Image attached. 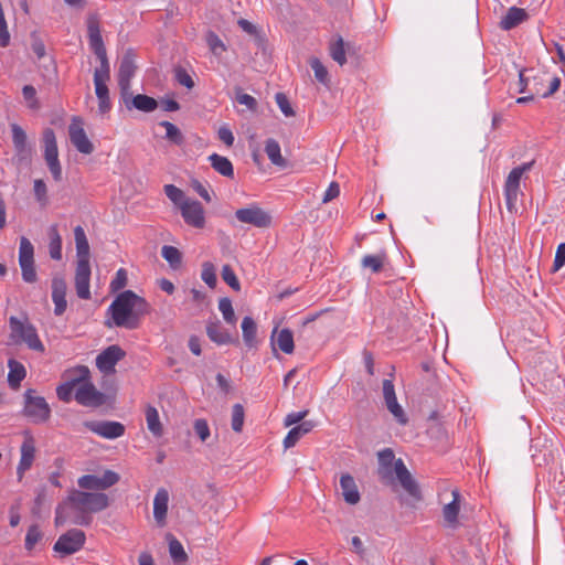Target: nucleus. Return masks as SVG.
<instances>
[{"label":"nucleus","instance_id":"nucleus-1","mask_svg":"<svg viewBox=\"0 0 565 565\" xmlns=\"http://www.w3.org/2000/svg\"><path fill=\"white\" fill-rule=\"evenodd\" d=\"M108 505L109 500L105 493L74 490L67 500L56 508L55 524L63 525L71 520L77 525H88L92 522L89 513L103 511Z\"/></svg>","mask_w":565,"mask_h":565},{"label":"nucleus","instance_id":"nucleus-2","mask_svg":"<svg viewBox=\"0 0 565 565\" xmlns=\"http://www.w3.org/2000/svg\"><path fill=\"white\" fill-rule=\"evenodd\" d=\"M114 324L119 328L136 329L142 316L149 312V303L132 290L120 292L108 308Z\"/></svg>","mask_w":565,"mask_h":565},{"label":"nucleus","instance_id":"nucleus-3","mask_svg":"<svg viewBox=\"0 0 565 565\" xmlns=\"http://www.w3.org/2000/svg\"><path fill=\"white\" fill-rule=\"evenodd\" d=\"M377 459V473L384 483H392L394 480L393 475L395 473L403 489L414 499L420 500V490L416 480L406 468L404 461L401 458H395L394 451L391 448L379 451Z\"/></svg>","mask_w":565,"mask_h":565},{"label":"nucleus","instance_id":"nucleus-4","mask_svg":"<svg viewBox=\"0 0 565 565\" xmlns=\"http://www.w3.org/2000/svg\"><path fill=\"white\" fill-rule=\"evenodd\" d=\"M87 33L89 46L100 62L99 67L94 72V84H107L110 78V66L107 58V52L100 34L98 21L89 19L87 22Z\"/></svg>","mask_w":565,"mask_h":565},{"label":"nucleus","instance_id":"nucleus-5","mask_svg":"<svg viewBox=\"0 0 565 565\" xmlns=\"http://www.w3.org/2000/svg\"><path fill=\"white\" fill-rule=\"evenodd\" d=\"M10 339L14 344H25L28 349L44 353L45 347L41 341L36 328L29 321L28 318L21 320L17 317H10Z\"/></svg>","mask_w":565,"mask_h":565},{"label":"nucleus","instance_id":"nucleus-6","mask_svg":"<svg viewBox=\"0 0 565 565\" xmlns=\"http://www.w3.org/2000/svg\"><path fill=\"white\" fill-rule=\"evenodd\" d=\"M534 161L522 163L513 168L504 182V198L507 209L510 212L516 211V201L521 194L520 182L524 173L533 168Z\"/></svg>","mask_w":565,"mask_h":565},{"label":"nucleus","instance_id":"nucleus-7","mask_svg":"<svg viewBox=\"0 0 565 565\" xmlns=\"http://www.w3.org/2000/svg\"><path fill=\"white\" fill-rule=\"evenodd\" d=\"M24 415L34 424L45 423L51 416V408L45 398L36 395L34 390L24 393Z\"/></svg>","mask_w":565,"mask_h":565},{"label":"nucleus","instance_id":"nucleus-8","mask_svg":"<svg viewBox=\"0 0 565 565\" xmlns=\"http://www.w3.org/2000/svg\"><path fill=\"white\" fill-rule=\"evenodd\" d=\"M44 159L55 181L62 180V167L58 160V149L54 130L46 128L43 131Z\"/></svg>","mask_w":565,"mask_h":565},{"label":"nucleus","instance_id":"nucleus-9","mask_svg":"<svg viewBox=\"0 0 565 565\" xmlns=\"http://www.w3.org/2000/svg\"><path fill=\"white\" fill-rule=\"evenodd\" d=\"M90 379V371L85 365H78L66 372V381L57 386L56 395L62 402L68 403L74 388L84 380Z\"/></svg>","mask_w":565,"mask_h":565},{"label":"nucleus","instance_id":"nucleus-10","mask_svg":"<svg viewBox=\"0 0 565 565\" xmlns=\"http://www.w3.org/2000/svg\"><path fill=\"white\" fill-rule=\"evenodd\" d=\"M85 533L78 529H72L62 534L55 542L53 550L66 556L78 552L85 544Z\"/></svg>","mask_w":565,"mask_h":565},{"label":"nucleus","instance_id":"nucleus-11","mask_svg":"<svg viewBox=\"0 0 565 565\" xmlns=\"http://www.w3.org/2000/svg\"><path fill=\"white\" fill-rule=\"evenodd\" d=\"M74 397L78 404L87 407H99L106 403V395L99 392L89 379L77 385Z\"/></svg>","mask_w":565,"mask_h":565},{"label":"nucleus","instance_id":"nucleus-12","mask_svg":"<svg viewBox=\"0 0 565 565\" xmlns=\"http://www.w3.org/2000/svg\"><path fill=\"white\" fill-rule=\"evenodd\" d=\"M83 426L105 439L119 438L126 431L125 425L115 420H86Z\"/></svg>","mask_w":565,"mask_h":565},{"label":"nucleus","instance_id":"nucleus-13","mask_svg":"<svg viewBox=\"0 0 565 565\" xmlns=\"http://www.w3.org/2000/svg\"><path fill=\"white\" fill-rule=\"evenodd\" d=\"M235 217L241 223L250 224L259 228L269 227L271 224V216L257 205L236 210Z\"/></svg>","mask_w":565,"mask_h":565},{"label":"nucleus","instance_id":"nucleus-14","mask_svg":"<svg viewBox=\"0 0 565 565\" xmlns=\"http://www.w3.org/2000/svg\"><path fill=\"white\" fill-rule=\"evenodd\" d=\"M68 135L72 145L78 152L90 154L94 151V146L83 128V121L81 118L74 117L72 119V122L68 126Z\"/></svg>","mask_w":565,"mask_h":565},{"label":"nucleus","instance_id":"nucleus-15","mask_svg":"<svg viewBox=\"0 0 565 565\" xmlns=\"http://www.w3.org/2000/svg\"><path fill=\"white\" fill-rule=\"evenodd\" d=\"M181 215L184 222L195 228L205 226V212L202 204L195 200H189L181 205Z\"/></svg>","mask_w":565,"mask_h":565},{"label":"nucleus","instance_id":"nucleus-16","mask_svg":"<svg viewBox=\"0 0 565 565\" xmlns=\"http://www.w3.org/2000/svg\"><path fill=\"white\" fill-rule=\"evenodd\" d=\"M125 356V351L114 344L100 352L96 358V366L105 374L115 371V365Z\"/></svg>","mask_w":565,"mask_h":565},{"label":"nucleus","instance_id":"nucleus-17","mask_svg":"<svg viewBox=\"0 0 565 565\" xmlns=\"http://www.w3.org/2000/svg\"><path fill=\"white\" fill-rule=\"evenodd\" d=\"M20 451L21 458L17 468L19 480H21L24 473L32 467L35 459V440L29 433H25L24 435V440L21 445Z\"/></svg>","mask_w":565,"mask_h":565},{"label":"nucleus","instance_id":"nucleus-18","mask_svg":"<svg viewBox=\"0 0 565 565\" xmlns=\"http://www.w3.org/2000/svg\"><path fill=\"white\" fill-rule=\"evenodd\" d=\"M90 265L89 262H77L75 270V288L78 298L89 299Z\"/></svg>","mask_w":565,"mask_h":565},{"label":"nucleus","instance_id":"nucleus-19","mask_svg":"<svg viewBox=\"0 0 565 565\" xmlns=\"http://www.w3.org/2000/svg\"><path fill=\"white\" fill-rule=\"evenodd\" d=\"M66 291L67 285L63 277L55 276L52 279V300L54 302V315L62 316L66 308Z\"/></svg>","mask_w":565,"mask_h":565},{"label":"nucleus","instance_id":"nucleus-20","mask_svg":"<svg viewBox=\"0 0 565 565\" xmlns=\"http://www.w3.org/2000/svg\"><path fill=\"white\" fill-rule=\"evenodd\" d=\"M169 492L164 488L158 489L153 499V518L159 526L167 523Z\"/></svg>","mask_w":565,"mask_h":565},{"label":"nucleus","instance_id":"nucleus-21","mask_svg":"<svg viewBox=\"0 0 565 565\" xmlns=\"http://www.w3.org/2000/svg\"><path fill=\"white\" fill-rule=\"evenodd\" d=\"M340 489L344 501L349 504H356L360 499V492L354 478L350 473H343L340 478Z\"/></svg>","mask_w":565,"mask_h":565},{"label":"nucleus","instance_id":"nucleus-22","mask_svg":"<svg viewBox=\"0 0 565 565\" xmlns=\"http://www.w3.org/2000/svg\"><path fill=\"white\" fill-rule=\"evenodd\" d=\"M529 14L524 9L518 7L509 8L507 14L501 19L500 26L504 31H509L527 20Z\"/></svg>","mask_w":565,"mask_h":565},{"label":"nucleus","instance_id":"nucleus-23","mask_svg":"<svg viewBox=\"0 0 565 565\" xmlns=\"http://www.w3.org/2000/svg\"><path fill=\"white\" fill-rule=\"evenodd\" d=\"M315 427V423L312 420H305L299 425L292 427L287 436L284 439V447L286 449L294 447L298 440L310 433Z\"/></svg>","mask_w":565,"mask_h":565},{"label":"nucleus","instance_id":"nucleus-24","mask_svg":"<svg viewBox=\"0 0 565 565\" xmlns=\"http://www.w3.org/2000/svg\"><path fill=\"white\" fill-rule=\"evenodd\" d=\"M206 334L211 341L218 345L233 343L235 339L224 329L220 322H209L206 326Z\"/></svg>","mask_w":565,"mask_h":565},{"label":"nucleus","instance_id":"nucleus-25","mask_svg":"<svg viewBox=\"0 0 565 565\" xmlns=\"http://www.w3.org/2000/svg\"><path fill=\"white\" fill-rule=\"evenodd\" d=\"M77 262H89V244L84 228L77 225L74 228Z\"/></svg>","mask_w":565,"mask_h":565},{"label":"nucleus","instance_id":"nucleus-26","mask_svg":"<svg viewBox=\"0 0 565 565\" xmlns=\"http://www.w3.org/2000/svg\"><path fill=\"white\" fill-rule=\"evenodd\" d=\"M147 428L157 438L163 435V426L160 422L158 409L154 406L148 405L145 411Z\"/></svg>","mask_w":565,"mask_h":565},{"label":"nucleus","instance_id":"nucleus-27","mask_svg":"<svg viewBox=\"0 0 565 565\" xmlns=\"http://www.w3.org/2000/svg\"><path fill=\"white\" fill-rule=\"evenodd\" d=\"M209 161L211 163V167L221 175L231 179L234 177L233 164L226 157L220 156L217 153H212L211 156H209Z\"/></svg>","mask_w":565,"mask_h":565},{"label":"nucleus","instance_id":"nucleus-28","mask_svg":"<svg viewBox=\"0 0 565 565\" xmlns=\"http://www.w3.org/2000/svg\"><path fill=\"white\" fill-rule=\"evenodd\" d=\"M136 65L134 55L128 51L121 58L118 70V82H130L135 75Z\"/></svg>","mask_w":565,"mask_h":565},{"label":"nucleus","instance_id":"nucleus-29","mask_svg":"<svg viewBox=\"0 0 565 565\" xmlns=\"http://www.w3.org/2000/svg\"><path fill=\"white\" fill-rule=\"evenodd\" d=\"M387 260V255L385 250H381L377 254L365 255L361 259V266L365 269H370L372 273L376 274L383 269L384 264Z\"/></svg>","mask_w":565,"mask_h":565},{"label":"nucleus","instance_id":"nucleus-30","mask_svg":"<svg viewBox=\"0 0 565 565\" xmlns=\"http://www.w3.org/2000/svg\"><path fill=\"white\" fill-rule=\"evenodd\" d=\"M265 152L274 166H277L280 168L287 167V161L281 156L280 146L277 140H275L273 138L267 139L266 143H265Z\"/></svg>","mask_w":565,"mask_h":565},{"label":"nucleus","instance_id":"nucleus-31","mask_svg":"<svg viewBox=\"0 0 565 565\" xmlns=\"http://www.w3.org/2000/svg\"><path fill=\"white\" fill-rule=\"evenodd\" d=\"M9 374H8V383L12 388H18L20 386L21 381L25 377L26 371L23 364L11 359L8 362Z\"/></svg>","mask_w":565,"mask_h":565},{"label":"nucleus","instance_id":"nucleus-32","mask_svg":"<svg viewBox=\"0 0 565 565\" xmlns=\"http://www.w3.org/2000/svg\"><path fill=\"white\" fill-rule=\"evenodd\" d=\"M49 253L52 259L60 260L62 258V237L58 233L57 226L52 225L49 230Z\"/></svg>","mask_w":565,"mask_h":565},{"label":"nucleus","instance_id":"nucleus-33","mask_svg":"<svg viewBox=\"0 0 565 565\" xmlns=\"http://www.w3.org/2000/svg\"><path fill=\"white\" fill-rule=\"evenodd\" d=\"M454 500L443 509V515L449 526H455L459 514V492L452 491Z\"/></svg>","mask_w":565,"mask_h":565},{"label":"nucleus","instance_id":"nucleus-34","mask_svg":"<svg viewBox=\"0 0 565 565\" xmlns=\"http://www.w3.org/2000/svg\"><path fill=\"white\" fill-rule=\"evenodd\" d=\"M131 109L136 108L143 113H151L157 109L158 102L148 95L138 94L131 98Z\"/></svg>","mask_w":565,"mask_h":565},{"label":"nucleus","instance_id":"nucleus-35","mask_svg":"<svg viewBox=\"0 0 565 565\" xmlns=\"http://www.w3.org/2000/svg\"><path fill=\"white\" fill-rule=\"evenodd\" d=\"M95 94L98 99V110L102 115L107 114L111 109V103L109 99V90L107 84H94Z\"/></svg>","mask_w":565,"mask_h":565},{"label":"nucleus","instance_id":"nucleus-36","mask_svg":"<svg viewBox=\"0 0 565 565\" xmlns=\"http://www.w3.org/2000/svg\"><path fill=\"white\" fill-rule=\"evenodd\" d=\"M12 142L18 154L26 153V134L17 124H11Z\"/></svg>","mask_w":565,"mask_h":565},{"label":"nucleus","instance_id":"nucleus-37","mask_svg":"<svg viewBox=\"0 0 565 565\" xmlns=\"http://www.w3.org/2000/svg\"><path fill=\"white\" fill-rule=\"evenodd\" d=\"M329 52L332 60L339 65L342 66L347 63L345 47L342 36H337V39L330 43Z\"/></svg>","mask_w":565,"mask_h":565},{"label":"nucleus","instance_id":"nucleus-38","mask_svg":"<svg viewBox=\"0 0 565 565\" xmlns=\"http://www.w3.org/2000/svg\"><path fill=\"white\" fill-rule=\"evenodd\" d=\"M161 256L169 263L172 269L180 268L182 264V254L177 247L163 245L161 248Z\"/></svg>","mask_w":565,"mask_h":565},{"label":"nucleus","instance_id":"nucleus-39","mask_svg":"<svg viewBox=\"0 0 565 565\" xmlns=\"http://www.w3.org/2000/svg\"><path fill=\"white\" fill-rule=\"evenodd\" d=\"M277 347L286 354H291L295 349L294 335L289 329H282L276 338Z\"/></svg>","mask_w":565,"mask_h":565},{"label":"nucleus","instance_id":"nucleus-40","mask_svg":"<svg viewBox=\"0 0 565 565\" xmlns=\"http://www.w3.org/2000/svg\"><path fill=\"white\" fill-rule=\"evenodd\" d=\"M205 42L211 53L217 57H220L227 50L225 43L213 31H207L205 34Z\"/></svg>","mask_w":565,"mask_h":565},{"label":"nucleus","instance_id":"nucleus-41","mask_svg":"<svg viewBox=\"0 0 565 565\" xmlns=\"http://www.w3.org/2000/svg\"><path fill=\"white\" fill-rule=\"evenodd\" d=\"M243 339L246 345L252 347L255 343L257 327L252 317H245L242 321Z\"/></svg>","mask_w":565,"mask_h":565},{"label":"nucleus","instance_id":"nucleus-42","mask_svg":"<svg viewBox=\"0 0 565 565\" xmlns=\"http://www.w3.org/2000/svg\"><path fill=\"white\" fill-rule=\"evenodd\" d=\"M169 553L171 558L174 561V563H182L185 562L188 558V555L180 543L175 537L172 535H169Z\"/></svg>","mask_w":565,"mask_h":565},{"label":"nucleus","instance_id":"nucleus-43","mask_svg":"<svg viewBox=\"0 0 565 565\" xmlns=\"http://www.w3.org/2000/svg\"><path fill=\"white\" fill-rule=\"evenodd\" d=\"M34 262V247L32 243L24 236L20 238L19 263Z\"/></svg>","mask_w":565,"mask_h":565},{"label":"nucleus","instance_id":"nucleus-44","mask_svg":"<svg viewBox=\"0 0 565 565\" xmlns=\"http://www.w3.org/2000/svg\"><path fill=\"white\" fill-rule=\"evenodd\" d=\"M159 125L161 127H164V129H166V138L169 141H171V142H173L174 145H178V146L183 143L184 137H183L182 132L180 131V129L175 125H173L170 121H166V120L159 122Z\"/></svg>","mask_w":565,"mask_h":565},{"label":"nucleus","instance_id":"nucleus-45","mask_svg":"<svg viewBox=\"0 0 565 565\" xmlns=\"http://www.w3.org/2000/svg\"><path fill=\"white\" fill-rule=\"evenodd\" d=\"M309 64L315 73L317 81L323 85H327L329 83V74L328 70L321 63V61L318 57H311Z\"/></svg>","mask_w":565,"mask_h":565},{"label":"nucleus","instance_id":"nucleus-46","mask_svg":"<svg viewBox=\"0 0 565 565\" xmlns=\"http://www.w3.org/2000/svg\"><path fill=\"white\" fill-rule=\"evenodd\" d=\"M245 419V411L243 405L234 404L232 407V420L231 426L235 433H241L243 429Z\"/></svg>","mask_w":565,"mask_h":565},{"label":"nucleus","instance_id":"nucleus-47","mask_svg":"<svg viewBox=\"0 0 565 565\" xmlns=\"http://www.w3.org/2000/svg\"><path fill=\"white\" fill-rule=\"evenodd\" d=\"M385 405L398 424L405 425L407 423V416L405 415L402 406L398 404L397 397L385 401Z\"/></svg>","mask_w":565,"mask_h":565},{"label":"nucleus","instance_id":"nucleus-48","mask_svg":"<svg viewBox=\"0 0 565 565\" xmlns=\"http://www.w3.org/2000/svg\"><path fill=\"white\" fill-rule=\"evenodd\" d=\"M164 193L169 200L179 206V209H181V205L184 202L189 201V199L185 198L184 192L173 184L164 185Z\"/></svg>","mask_w":565,"mask_h":565},{"label":"nucleus","instance_id":"nucleus-49","mask_svg":"<svg viewBox=\"0 0 565 565\" xmlns=\"http://www.w3.org/2000/svg\"><path fill=\"white\" fill-rule=\"evenodd\" d=\"M218 310L221 311L224 320L227 323L235 324L236 317L232 306V301L228 298H221L218 301Z\"/></svg>","mask_w":565,"mask_h":565},{"label":"nucleus","instance_id":"nucleus-50","mask_svg":"<svg viewBox=\"0 0 565 565\" xmlns=\"http://www.w3.org/2000/svg\"><path fill=\"white\" fill-rule=\"evenodd\" d=\"M201 278L210 288L215 287L217 279L215 274V267L212 263H203Z\"/></svg>","mask_w":565,"mask_h":565},{"label":"nucleus","instance_id":"nucleus-51","mask_svg":"<svg viewBox=\"0 0 565 565\" xmlns=\"http://www.w3.org/2000/svg\"><path fill=\"white\" fill-rule=\"evenodd\" d=\"M42 539V532L36 524L31 525L25 535V548L31 551L35 544Z\"/></svg>","mask_w":565,"mask_h":565},{"label":"nucleus","instance_id":"nucleus-52","mask_svg":"<svg viewBox=\"0 0 565 565\" xmlns=\"http://www.w3.org/2000/svg\"><path fill=\"white\" fill-rule=\"evenodd\" d=\"M193 429H194L195 435L203 443L206 441L211 435L209 424L203 418H198L194 420Z\"/></svg>","mask_w":565,"mask_h":565},{"label":"nucleus","instance_id":"nucleus-53","mask_svg":"<svg viewBox=\"0 0 565 565\" xmlns=\"http://www.w3.org/2000/svg\"><path fill=\"white\" fill-rule=\"evenodd\" d=\"M22 95L28 103L29 108L36 110L40 108V103L36 98V90L32 85H24L22 88Z\"/></svg>","mask_w":565,"mask_h":565},{"label":"nucleus","instance_id":"nucleus-54","mask_svg":"<svg viewBox=\"0 0 565 565\" xmlns=\"http://www.w3.org/2000/svg\"><path fill=\"white\" fill-rule=\"evenodd\" d=\"M79 488L86 490H102L99 477L94 475L82 476L77 481Z\"/></svg>","mask_w":565,"mask_h":565},{"label":"nucleus","instance_id":"nucleus-55","mask_svg":"<svg viewBox=\"0 0 565 565\" xmlns=\"http://www.w3.org/2000/svg\"><path fill=\"white\" fill-rule=\"evenodd\" d=\"M222 278L223 280L234 290H239L241 285L239 281L230 265H224L222 268Z\"/></svg>","mask_w":565,"mask_h":565},{"label":"nucleus","instance_id":"nucleus-56","mask_svg":"<svg viewBox=\"0 0 565 565\" xmlns=\"http://www.w3.org/2000/svg\"><path fill=\"white\" fill-rule=\"evenodd\" d=\"M128 281L127 271L124 268H119L116 271L114 279L110 282V290L116 292L126 287Z\"/></svg>","mask_w":565,"mask_h":565},{"label":"nucleus","instance_id":"nucleus-57","mask_svg":"<svg viewBox=\"0 0 565 565\" xmlns=\"http://www.w3.org/2000/svg\"><path fill=\"white\" fill-rule=\"evenodd\" d=\"M21 267L22 279L25 282L32 284L36 281V271L34 262L32 263H19Z\"/></svg>","mask_w":565,"mask_h":565},{"label":"nucleus","instance_id":"nucleus-58","mask_svg":"<svg viewBox=\"0 0 565 565\" xmlns=\"http://www.w3.org/2000/svg\"><path fill=\"white\" fill-rule=\"evenodd\" d=\"M275 99H276V103H277L279 109L286 117H291L295 115V111H294L287 96L284 93H277L275 96Z\"/></svg>","mask_w":565,"mask_h":565},{"label":"nucleus","instance_id":"nucleus-59","mask_svg":"<svg viewBox=\"0 0 565 565\" xmlns=\"http://www.w3.org/2000/svg\"><path fill=\"white\" fill-rule=\"evenodd\" d=\"M236 102L246 106L250 111H256L257 100L249 94L243 93L241 89L236 93Z\"/></svg>","mask_w":565,"mask_h":565},{"label":"nucleus","instance_id":"nucleus-60","mask_svg":"<svg viewBox=\"0 0 565 565\" xmlns=\"http://www.w3.org/2000/svg\"><path fill=\"white\" fill-rule=\"evenodd\" d=\"M118 481H119L118 473H116L111 470H106L103 473V476L99 477V483H100L102 490H105V489L116 484Z\"/></svg>","mask_w":565,"mask_h":565},{"label":"nucleus","instance_id":"nucleus-61","mask_svg":"<svg viewBox=\"0 0 565 565\" xmlns=\"http://www.w3.org/2000/svg\"><path fill=\"white\" fill-rule=\"evenodd\" d=\"M34 194L36 200L43 205L47 202L46 185L43 180L38 179L34 181Z\"/></svg>","mask_w":565,"mask_h":565},{"label":"nucleus","instance_id":"nucleus-62","mask_svg":"<svg viewBox=\"0 0 565 565\" xmlns=\"http://www.w3.org/2000/svg\"><path fill=\"white\" fill-rule=\"evenodd\" d=\"M308 415V411H301V412H292L290 414H288L286 417H285V420H284V424L286 427H289V426H292V425H296V424H300L303 420V418Z\"/></svg>","mask_w":565,"mask_h":565},{"label":"nucleus","instance_id":"nucleus-63","mask_svg":"<svg viewBox=\"0 0 565 565\" xmlns=\"http://www.w3.org/2000/svg\"><path fill=\"white\" fill-rule=\"evenodd\" d=\"M119 88H120V96L128 109H131V98L134 97L130 92V82H118Z\"/></svg>","mask_w":565,"mask_h":565},{"label":"nucleus","instance_id":"nucleus-64","mask_svg":"<svg viewBox=\"0 0 565 565\" xmlns=\"http://www.w3.org/2000/svg\"><path fill=\"white\" fill-rule=\"evenodd\" d=\"M565 265V243L557 246L553 269L554 271L559 270Z\"/></svg>","mask_w":565,"mask_h":565}]
</instances>
